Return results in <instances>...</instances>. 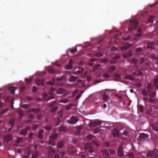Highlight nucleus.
<instances>
[{"label":"nucleus","instance_id":"e433bc0d","mask_svg":"<svg viewBox=\"0 0 158 158\" xmlns=\"http://www.w3.org/2000/svg\"><path fill=\"white\" fill-rule=\"evenodd\" d=\"M64 92V90L61 88H59L56 91V93L58 94H63Z\"/></svg>","mask_w":158,"mask_h":158},{"label":"nucleus","instance_id":"79ce46f5","mask_svg":"<svg viewBox=\"0 0 158 158\" xmlns=\"http://www.w3.org/2000/svg\"><path fill=\"white\" fill-rule=\"evenodd\" d=\"M149 17L148 19V23H151L152 22L153 19L154 17L152 16L149 15Z\"/></svg>","mask_w":158,"mask_h":158},{"label":"nucleus","instance_id":"c03bdc74","mask_svg":"<svg viewBox=\"0 0 158 158\" xmlns=\"http://www.w3.org/2000/svg\"><path fill=\"white\" fill-rule=\"evenodd\" d=\"M69 98L64 99L63 100H60L59 101L60 103H66L67 102L69 101Z\"/></svg>","mask_w":158,"mask_h":158},{"label":"nucleus","instance_id":"f8f14e48","mask_svg":"<svg viewBox=\"0 0 158 158\" xmlns=\"http://www.w3.org/2000/svg\"><path fill=\"white\" fill-rule=\"evenodd\" d=\"M138 33L135 35L134 36V39L135 40H136L141 35L142 30L140 28H139L137 29Z\"/></svg>","mask_w":158,"mask_h":158},{"label":"nucleus","instance_id":"4c0bfd02","mask_svg":"<svg viewBox=\"0 0 158 158\" xmlns=\"http://www.w3.org/2000/svg\"><path fill=\"white\" fill-rule=\"evenodd\" d=\"M83 91H81L80 93L79 94H78V95L76 97V98H75V101L78 100L79 99V98L81 96V95L83 93Z\"/></svg>","mask_w":158,"mask_h":158},{"label":"nucleus","instance_id":"2f4dec72","mask_svg":"<svg viewBox=\"0 0 158 158\" xmlns=\"http://www.w3.org/2000/svg\"><path fill=\"white\" fill-rule=\"evenodd\" d=\"M120 56H116L115 57L112 59L110 61V62L111 64H113L116 61V60L118 59L119 58Z\"/></svg>","mask_w":158,"mask_h":158},{"label":"nucleus","instance_id":"0e129e2a","mask_svg":"<svg viewBox=\"0 0 158 158\" xmlns=\"http://www.w3.org/2000/svg\"><path fill=\"white\" fill-rule=\"evenodd\" d=\"M30 154V152H28L26 153V155L24 156L23 158H28V156Z\"/></svg>","mask_w":158,"mask_h":158},{"label":"nucleus","instance_id":"680f3d73","mask_svg":"<svg viewBox=\"0 0 158 158\" xmlns=\"http://www.w3.org/2000/svg\"><path fill=\"white\" fill-rule=\"evenodd\" d=\"M101 129L99 128H96L95 129V131H94V133L95 134H97L98 133H99Z\"/></svg>","mask_w":158,"mask_h":158},{"label":"nucleus","instance_id":"393cba45","mask_svg":"<svg viewBox=\"0 0 158 158\" xmlns=\"http://www.w3.org/2000/svg\"><path fill=\"white\" fill-rule=\"evenodd\" d=\"M30 128L29 127H27L24 130H23L21 132V134L23 135H25L27 133V131L29 130Z\"/></svg>","mask_w":158,"mask_h":158},{"label":"nucleus","instance_id":"052dcab7","mask_svg":"<svg viewBox=\"0 0 158 158\" xmlns=\"http://www.w3.org/2000/svg\"><path fill=\"white\" fill-rule=\"evenodd\" d=\"M73 106V105H69V106H67L66 107V108H65V110H69Z\"/></svg>","mask_w":158,"mask_h":158},{"label":"nucleus","instance_id":"2eb2a0df","mask_svg":"<svg viewBox=\"0 0 158 158\" xmlns=\"http://www.w3.org/2000/svg\"><path fill=\"white\" fill-rule=\"evenodd\" d=\"M101 123V122L100 121H94L91 123V125L93 127H95L98 126H100Z\"/></svg>","mask_w":158,"mask_h":158},{"label":"nucleus","instance_id":"ea45409f","mask_svg":"<svg viewBox=\"0 0 158 158\" xmlns=\"http://www.w3.org/2000/svg\"><path fill=\"white\" fill-rule=\"evenodd\" d=\"M22 138L21 137H19L15 141V146L17 145L20 142L22 141Z\"/></svg>","mask_w":158,"mask_h":158},{"label":"nucleus","instance_id":"f704fd0d","mask_svg":"<svg viewBox=\"0 0 158 158\" xmlns=\"http://www.w3.org/2000/svg\"><path fill=\"white\" fill-rule=\"evenodd\" d=\"M66 128L63 126H61L59 129V132H64L66 131Z\"/></svg>","mask_w":158,"mask_h":158},{"label":"nucleus","instance_id":"7ed1b4c3","mask_svg":"<svg viewBox=\"0 0 158 158\" xmlns=\"http://www.w3.org/2000/svg\"><path fill=\"white\" fill-rule=\"evenodd\" d=\"M139 19L137 18H134L130 20V24L128 28V29L130 31L135 29L138 26V22Z\"/></svg>","mask_w":158,"mask_h":158},{"label":"nucleus","instance_id":"f3484780","mask_svg":"<svg viewBox=\"0 0 158 158\" xmlns=\"http://www.w3.org/2000/svg\"><path fill=\"white\" fill-rule=\"evenodd\" d=\"M143 51L142 49L140 48H138L135 49V54L136 55H139L142 54Z\"/></svg>","mask_w":158,"mask_h":158},{"label":"nucleus","instance_id":"6e6552de","mask_svg":"<svg viewBox=\"0 0 158 158\" xmlns=\"http://www.w3.org/2000/svg\"><path fill=\"white\" fill-rule=\"evenodd\" d=\"M40 109L39 108H32L28 110L27 111V113H29L32 112L34 114H36L39 112Z\"/></svg>","mask_w":158,"mask_h":158},{"label":"nucleus","instance_id":"a211bd4d","mask_svg":"<svg viewBox=\"0 0 158 158\" xmlns=\"http://www.w3.org/2000/svg\"><path fill=\"white\" fill-rule=\"evenodd\" d=\"M132 55L131 51H129L127 53L123 54V57L125 58H127L130 57Z\"/></svg>","mask_w":158,"mask_h":158},{"label":"nucleus","instance_id":"c85d7f7f","mask_svg":"<svg viewBox=\"0 0 158 158\" xmlns=\"http://www.w3.org/2000/svg\"><path fill=\"white\" fill-rule=\"evenodd\" d=\"M44 132V131L43 130H40L38 135V137L39 139H41L43 137L42 134Z\"/></svg>","mask_w":158,"mask_h":158},{"label":"nucleus","instance_id":"4468645a","mask_svg":"<svg viewBox=\"0 0 158 158\" xmlns=\"http://www.w3.org/2000/svg\"><path fill=\"white\" fill-rule=\"evenodd\" d=\"M148 138V135L144 133L141 134L138 139V140L141 141V139H147Z\"/></svg>","mask_w":158,"mask_h":158},{"label":"nucleus","instance_id":"de8ad7c7","mask_svg":"<svg viewBox=\"0 0 158 158\" xmlns=\"http://www.w3.org/2000/svg\"><path fill=\"white\" fill-rule=\"evenodd\" d=\"M83 81L79 80L77 81V82L76 83V85H79V86L81 85V86H83V85L82 84Z\"/></svg>","mask_w":158,"mask_h":158},{"label":"nucleus","instance_id":"58836bf2","mask_svg":"<svg viewBox=\"0 0 158 158\" xmlns=\"http://www.w3.org/2000/svg\"><path fill=\"white\" fill-rule=\"evenodd\" d=\"M103 96V100L105 102H107V100L108 97L106 95L105 92H104V94L102 95Z\"/></svg>","mask_w":158,"mask_h":158},{"label":"nucleus","instance_id":"3c124183","mask_svg":"<svg viewBox=\"0 0 158 158\" xmlns=\"http://www.w3.org/2000/svg\"><path fill=\"white\" fill-rule=\"evenodd\" d=\"M100 67V65L98 64H97L94 66L93 69V71H95L97 69Z\"/></svg>","mask_w":158,"mask_h":158},{"label":"nucleus","instance_id":"cd10ccee","mask_svg":"<svg viewBox=\"0 0 158 158\" xmlns=\"http://www.w3.org/2000/svg\"><path fill=\"white\" fill-rule=\"evenodd\" d=\"M64 144L63 142H59L57 144V148L58 149L61 148L64 146Z\"/></svg>","mask_w":158,"mask_h":158},{"label":"nucleus","instance_id":"338daca9","mask_svg":"<svg viewBox=\"0 0 158 158\" xmlns=\"http://www.w3.org/2000/svg\"><path fill=\"white\" fill-rule=\"evenodd\" d=\"M56 104V102H55L50 103L49 105V107H51L52 106H55Z\"/></svg>","mask_w":158,"mask_h":158},{"label":"nucleus","instance_id":"dca6fc26","mask_svg":"<svg viewBox=\"0 0 158 158\" xmlns=\"http://www.w3.org/2000/svg\"><path fill=\"white\" fill-rule=\"evenodd\" d=\"M149 57L152 59H154L155 60V63L156 64L158 63V57L156 58L155 57V55L154 54H150L148 55Z\"/></svg>","mask_w":158,"mask_h":158},{"label":"nucleus","instance_id":"b1692460","mask_svg":"<svg viewBox=\"0 0 158 158\" xmlns=\"http://www.w3.org/2000/svg\"><path fill=\"white\" fill-rule=\"evenodd\" d=\"M81 128L80 127H78L77 128L76 131H75V134L76 135H79L81 132Z\"/></svg>","mask_w":158,"mask_h":158},{"label":"nucleus","instance_id":"13d9d810","mask_svg":"<svg viewBox=\"0 0 158 158\" xmlns=\"http://www.w3.org/2000/svg\"><path fill=\"white\" fill-rule=\"evenodd\" d=\"M119 35L118 34V35H115L114 36V41L115 42H117V40H118V37L119 36Z\"/></svg>","mask_w":158,"mask_h":158},{"label":"nucleus","instance_id":"1a4fd4ad","mask_svg":"<svg viewBox=\"0 0 158 158\" xmlns=\"http://www.w3.org/2000/svg\"><path fill=\"white\" fill-rule=\"evenodd\" d=\"M12 138V135L11 134H9L5 136L4 138V141L5 142H7L10 140Z\"/></svg>","mask_w":158,"mask_h":158},{"label":"nucleus","instance_id":"bf43d9fd","mask_svg":"<svg viewBox=\"0 0 158 158\" xmlns=\"http://www.w3.org/2000/svg\"><path fill=\"white\" fill-rule=\"evenodd\" d=\"M154 152L152 151L149 152L147 153V156L149 157L151 156H152L153 155Z\"/></svg>","mask_w":158,"mask_h":158},{"label":"nucleus","instance_id":"49530a36","mask_svg":"<svg viewBox=\"0 0 158 158\" xmlns=\"http://www.w3.org/2000/svg\"><path fill=\"white\" fill-rule=\"evenodd\" d=\"M38 156V154L37 152H34L32 154V158H37Z\"/></svg>","mask_w":158,"mask_h":158},{"label":"nucleus","instance_id":"423d86ee","mask_svg":"<svg viewBox=\"0 0 158 158\" xmlns=\"http://www.w3.org/2000/svg\"><path fill=\"white\" fill-rule=\"evenodd\" d=\"M78 120V118L76 117L73 116L70 119L68 120L67 122L69 124H73L75 123Z\"/></svg>","mask_w":158,"mask_h":158},{"label":"nucleus","instance_id":"72a5a7b5","mask_svg":"<svg viewBox=\"0 0 158 158\" xmlns=\"http://www.w3.org/2000/svg\"><path fill=\"white\" fill-rule=\"evenodd\" d=\"M154 85L155 87L158 88V78L155 79L154 81Z\"/></svg>","mask_w":158,"mask_h":158},{"label":"nucleus","instance_id":"f257e3e1","mask_svg":"<svg viewBox=\"0 0 158 158\" xmlns=\"http://www.w3.org/2000/svg\"><path fill=\"white\" fill-rule=\"evenodd\" d=\"M146 89L147 90L143 89L142 91V94L144 97V101L146 102L148 100V97L149 95L150 98L149 100V101L150 102L153 103L154 101V98L155 97L156 93L155 91L153 90L152 85L151 84H147Z\"/></svg>","mask_w":158,"mask_h":158},{"label":"nucleus","instance_id":"37998d69","mask_svg":"<svg viewBox=\"0 0 158 158\" xmlns=\"http://www.w3.org/2000/svg\"><path fill=\"white\" fill-rule=\"evenodd\" d=\"M48 71L50 73H55V71L52 67H49L48 69Z\"/></svg>","mask_w":158,"mask_h":158},{"label":"nucleus","instance_id":"e2e57ef3","mask_svg":"<svg viewBox=\"0 0 158 158\" xmlns=\"http://www.w3.org/2000/svg\"><path fill=\"white\" fill-rule=\"evenodd\" d=\"M128 156L129 158H134L133 154L132 153H130L128 154Z\"/></svg>","mask_w":158,"mask_h":158},{"label":"nucleus","instance_id":"20e7f679","mask_svg":"<svg viewBox=\"0 0 158 158\" xmlns=\"http://www.w3.org/2000/svg\"><path fill=\"white\" fill-rule=\"evenodd\" d=\"M58 134L54 132L49 137L48 143L52 146L55 145L54 141L57 137Z\"/></svg>","mask_w":158,"mask_h":158},{"label":"nucleus","instance_id":"4be33fe9","mask_svg":"<svg viewBox=\"0 0 158 158\" xmlns=\"http://www.w3.org/2000/svg\"><path fill=\"white\" fill-rule=\"evenodd\" d=\"M103 153L106 155L107 156V157H106V158H110L109 157L110 156V154L108 152L107 150L105 149H103L101 151Z\"/></svg>","mask_w":158,"mask_h":158},{"label":"nucleus","instance_id":"a19ab883","mask_svg":"<svg viewBox=\"0 0 158 158\" xmlns=\"http://www.w3.org/2000/svg\"><path fill=\"white\" fill-rule=\"evenodd\" d=\"M114 78L117 81H118L121 78V76L120 75L118 74H116L114 75Z\"/></svg>","mask_w":158,"mask_h":158},{"label":"nucleus","instance_id":"603ef678","mask_svg":"<svg viewBox=\"0 0 158 158\" xmlns=\"http://www.w3.org/2000/svg\"><path fill=\"white\" fill-rule=\"evenodd\" d=\"M139 110L140 112H143V106L141 105H139Z\"/></svg>","mask_w":158,"mask_h":158},{"label":"nucleus","instance_id":"5fc2aeb1","mask_svg":"<svg viewBox=\"0 0 158 158\" xmlns=\"http://www.w3.org/2000/svg\"><path fill=\"white\" fill-rule=\"evenodd\" d=\"M56 80L57 81H63L64 80V77H61L58 78L56 79Z\"/></svg>","mask_w":158,"mask_h":158},{"label":"nucleus","instance_id":"0eeeda50","mask_svg":"<svg viewBox=\"0 0 158 158\" xmlns=\"http://www.w3.org/2000/svg\"><path fill=\"white\" fill-rule=\"evenodd\" d=\"M144 63H145V68L146 69L148 68L149 66V64L148 61L143 57L140 58V59L139 64H141Z\"/></svg>","mask_w":158,"mask_h":158},{"label":"nucleus","instance_id":"9b49d317","mask_svg":"<svg viewBox=\"0 0 158 158\" xmlns=\"http://www.w3.org/2000/svg\"><path fill=\"white\" fill-rule=\"evenodd\" d=\"M131 46V44L127 43L126 44H124L123 46L121 48V50L122 51H124L127 50L129 47Z\"/></svg>","mask_w":158,"mask_h":158},{"label":"nucleus","instance_id":"bb28decb","mask_svg":"<svg viewBox=\"0 0 158 158\" xmlns=\"http://www.w3.org/2000/svg\"><path fill=\"white\" fill-rule=\"evenodd\" d=\"M97 60L94 58L91 60L88 63V65L89 66H92L94 62L96 61Z\"/></svg>","mask_w":158,"mask_h":158},{"label":"nucleus","instance_id":"aec40b11","mask_svg":"<svg viewBox=\"0 0 158 158\" xmlns=\"http://www.w3.org/2000/svg\"><path fill=\"white\" fill-rule=\"evenodd\" d=\"M115 66H110L108 69V72L110 73L113 72L115 70Z\"/></svg>","mask_w":158,"mask_h":158},{"label":"nucleus","instance_id":"473e14b6","mask_svg":"<svg viewBox=\"0 0 158 158\" xmlns=\"http://www.w3.org/2000/svg\"><path fill=\"white\" fill-rule=\"evenodd\" d=\"M153 129L156 131H158V123L152 125Z\"/></svg>","mask_w":158,"mask_h":158},{"label":"nucleus","instance_id":"39448f33","mask_svg":"<svg viewBox=\"0 0 158 158\" xmlns=\"http://www.w3.org/2000/svg\"><path fill=\"white\" fill-rule=\"evenodd\" d=\"M85 151L90 153H92L94 152V149L92 145L89 143H87L85 144Z\"/></svg>","mask_w":158,"mask_h":158},{"label":"nucleus","instance_id":"774afa93","mask_svg":"<svg viewBox=\"0 0 158 158\" xmlns=\"http://www.w3.org/2000/svg\"><path fill=\"white\" fill-rule=\"evenodd\" d=\"M154 156L156 158H158V150L156 151L155 152Z\"/></svg>","mask_w":158,"mask_h":158},{"label":"nucleus","instance_id":"6ab92c4d","mask_svg":"<svg viewBox=\"0 0 158 158\" xmlns=\"http://www.w3.org/2000/svg\"><path fill=\"white\" fill-rule=\"evenodd\" d=\"M73 63V62L72 60H70L68 64L66 66V68L68 69H71L72 68Z\"/></svg>","mask_w":158,"mask_h":158},{"label":"nucleus","instance_id":"a18cd8bd","mask_svg":"<svg viewBox=\"0 0 158 158\" xmlns=\"http://www.w3.org/2000/svg\"><path fill=\"white\" fill-rule=\"evenodd\" d=\"M55 79H52L51 82L48 83V85H55Z\"/></svg>","mask_w":158,"mask_h":158},{"label":"nucleus","instance_id":"5701e85b","mask_svg":"<svg viewBox=\"0 0 158 158\" xmlns=\"http://www.w3.org/2000/svg\"><path fill=\"white\" fill-rule=\"evenodd\" d=\"M118 153L119 156H121L123 155L122 148L121 146L119 147L118 151Z\"/></svg>","mask_w":158,"mask_h":158},{"label":"nucleus","instance_id":"f03ea898","mask_svg":"<svg viewBox=\"0 0 158 158\" xmlns=\"http://www.w3.org/2000/svg\"><path fill=\"white\" fill-rule=\"evenodd\" d=\"M137 60L135 59H132L131 60V63L133 65L135 68H136L138 71L137 72H134L133 75L134 77H137L142 73V71H144V68H141L138 69L137 68Z\"/></svg>","mask_w":158,"mask_h":158},{"label":"nucleus","instance_id":"9d476101","mask_svg":"<svg viewBox=\"0 0 158 158\" xmlns=\"http://www.w3.org/2000/svg\"><path fill=\"white\" fill-rule=\"evenodd\" d=\"M36 82L39 86H43L44 85V80L42 78H38L36 81Z\"/></svg>","mask_w":158,"mask_h":158},{"label":"nucleus","instance_id":"6e6d98bb","mask_svg":"<svg viewBox=\"0 0 158 158\" xmlns=\"http://www.w3.org/2000/svg\"><path fill=\"white\" fill-rule=\"evenodd\" d=\"M92 143L94 145L96 146L97 147L99 146V144L97 141L95 140L93 141Z\"/></svg>","mask_w":158,"mask_h":158},{"label":"nucleus","instance_id":"c756f323","mask_svg":"<svg viewBox=\"0 0 158 158\" xmlns=\"http://www.w3.org/2000/svg\"><path fill=\"white\" fill-rule=\"evenodd\" d=\"M125 79L129 80L131 81H133L134 80L133 77L131 76L128 75L125 77Z\"/></svg>","mask_w":158,"mask_h":158},{"label":"nucleus","instance_id":"a878e982","mask_svg":"<svg viewBox=\"0 0 158 158\" xmlns=\"http://www.w3.org/2000/svg\"><path fill=\"white\" fill-rule=\"evenodd\" d=\"M9 90L11 94L14 95L15 93V88L14 87H9L8 89Z\"/></svg>","mask_w":158,"mask_h":158},{"label":"nucleus","instance_id":"69168bd1","mask_svg":"<svg viewBox=\"0 0 158 158\" xmlns=\"http://www.w3.org/2000/svg\"><path fill=\"white\" fill-rule=\"evenodd\" d=\"M87 139H91L94 137L93 136L91 135H89L87 136Z\"/></svg>","mask_w":158,"mask_h":158},{"label":"nucleus","instance_id":"ddd939ff","mask_svg":"<svg viewBox=\"0 0 158 158\" xmlns=\"http://www.w3.org/2000/svg\"><path fill=\"white\" fill-rule=\"evenodd\" d=\"M55 89H54L52 88L50 90L49 93L51 94L52 95L49 96L48 97V98L47 100H46V102H47L49 100H51L53 98H54L53 97V96H52L53 94L52 93L54 91Z\"/></svg>","mask_w":158,"mask_h":158},{"label":"nucleus","instance_id":"7c9ffc66","mask_svg":"<svg viewBox=\"0 0 158 158\" xmlns=\"http://www.w3.org/2000/svg\"><path fill=\"white\" fill-rule=\"evenodd\" d=\"M54 150L51 147L49 148L48 149V154L49 155H52L54 153Z\"/></svg>","mask_w":158,"mask_h":158},{"label":"nucleus","instance_id":"09e8293b","mask_svg":"<svg viewBox=\"0 0 158 158\" xmlns=\"http://www.w3.org/2000/svg\"><path fill=\"white\" fill-rule=\"evenodd\" d=\"M105 79H108L110 78V75L107 73H104L102 76Z\"/></svg>","mask_w":158,"mask_h":158},{"label":"nucleus","instance_id":"864d4df0","mask_svg":"<svg viewBox=\"0 0 158 158\" xmlns=\"http://www.w3.org/2000/svg\"><path fill=\"white\" fill-rule=\"evenodd\" d=\"M57 109V108L56 106H55L52 107L51 110V112L53 113Z\"/></svg>","mask_w":158,"mask_h":158},{"label":"nucleus","instance_id":"412c9836","mask_svg":"<svg viewBox=\"0 0 158 158\" xmlns=\"http://www.w3.org/2000/svg\"><path fill=\"white\" fill-rule=\"evenodd\" d=\"M119 133V131L117 129H114L112 131V134L114 136H118Z\"/></svg>","mask_w":158,"mask_h":158},{"label":"nucleus","instance_id":"4d7b16f0","mask_svg":"<svg viewBox=\"0 0 158 158\" xmlns=\"http://www.w3.org/2000/svg\"><path fill=\"white\" fill-rule=\"evenodd\" d=\"M9 124L11 125L12 127L14 126L15 122L13 120H11L9 122Z\"/></svg>","mask_w":158,"mask_h":158},{"label":"nucleus","instance_id":"8fccbe9b","mask_svg":"<svg viewBox=\"0 0 158 158\" xmlns=\"http://www.w3.org/2000/svg\"><path fill=\"white\" fill-rule=\"evenodd\" d=\"M83 71H84V69L83 68H80L78 70L76 71V72L77 73L80 74V73H81L83 72Z\"/></svg>","mask_w":158,"mask_h":158},{"label":"nucleus","instance_id":"c9c22d12","mask_svg":"<svg viewBox=\"0 0 158 158\" xmlns=\"http://www.w3.org/2000/svg\"><path fill=\"white\" fill-rule=\"evenodd\" d=\"M77 79V77L76 76H71L69 78V81L72 82H73Z\"/></svg>","mask_w":158,"mask_h":158}]
</instances>
